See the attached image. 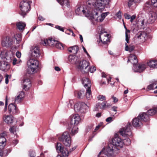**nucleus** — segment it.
I'll return each mask as SVG.
<instances>
[{"mask_svg":"<svg viewBox=\"0 0 157 157\" xmlns=\"http://www.w3.org/2000/svg\"><path fill=\"white\" fill-rule=\"evenodd\" d=\"M90 63L88 62L83 60H81L77 65V67L78 69L82 73H87L89 72Z\"/></svg>","mask_w":157,"mask_h":157,"instance_id":"0eeeda50","label":"nucleus"},{"mask_svg":"<svg viewBox=\"0 0 157 157\" xmlns=\"http://www.w3.org/2000/svg\"><path fill=\"white\" fill-rule=\"evenodd\" d=\"M146 68V65L142 63L139 64L138 66L135 65L133 67V69L135 72H141L144 70Z\"/></svg>","mask_w":157,"mask_h":157,"instance_id":"6ab92c4d","label":"nucleus"},{"mask_svg":"<svg viewBox=\"0 0 157 157\" xmlns=\"http://www.w3.org/2000/svg\"><path fill=\"white\" fill-rule=\"evenodd\" d=\"M106 121L109 123L111 122L113 120V118L111 117H108L106 119Z\"/></svg>","mask_w":157,"mask_h":157,"instance_id":"e2e57ef3","label":"nucleus"},{"mask_svg":"<svg viewBox=\"0 0 157 157\" xmlns=\"http://www.w3.org/2000/svg\"><path fill=\"white\" fill-rule=\"evenodd\" d=\"M105 101H103L101 103H98L96 104L94 109L95 111H99L100 109H105Z\"/></svg>","mask_w":157,"mask_h":157,"instance_id":"473e14b6","label":"nucleus"},{"mask_svg":"<svg viewBox=\"0 0 157 157\" xmlns=\"http://www.w3.org/2000/svg\"><path fill=\"white\" fill-rule=\"evenodd\" d=\"M88 106L84 102H78L75 105L74 109L75 111L81 113H84L86 111Z\"/></svg>","mask_w":157,"mask_h":157,"instance_id":"9b49d317","label":"nucleus"},{"mask_svg":"<svg viewBox=\"0 0 157 157\" xmlns=\"http://www.w3.org/2000/svg\"><path fill=\"white\" fill-rule=\"evenodd\" d=\"M141 0H127L128 6L129 8L132 10H134L137 6V3Z\"/></svg>","mask_w":157,"mask_h":157,"instance_id":"412c9836","label":"nucleus"},{"mask_svg":"<svg viewBox=\"0 0 157 157\" xmlns=\"http://www.w3.org/2000/svg\"><path fill=\"white\" fill-rule=\"evenodd\" d=\"M108 76L104 72H102V77L103 78H106L108 82L109 83L111 79V78L109 77V78H108Z\"/></svg>","mask_w":157,"mask_h":157,"instance_id":"864d4df0","label":"nucleus"},{"mask_svg":"<svg viewBox=\"0 0 157 157\" xmlns=\"http://www.w3.org/2000/svg\"><path fill=\"white\" fill-rule=\"evenodd\" d=\"M148 65L151 68L157 67V61L152 60L148 62L147 63Z\"/></svg>","mask_w":157,"mask_h":157,"instance_id":"4c0bfd02","label":"nucleus"},{"mask_svg":"<svg viewBox=\"0 0 157 157\" xmlns=\"http://www.w3.org/2000/svg\"><path fill=\"white\" fill-rule=\"evenodd\" d=\"M122 141L123 144H124L126 145H128L131 144L130 140L128 138H126L124 139Z\"/></svg>","mask_w":157,"mask_h":157,"instance_id":"de8ad7c7","label":"nucleus"},{"mask_svg":"<svg viewBox=\"0 0 157 157\" xmlns=\"http://www.w3.org/2000/svg\"><path fill=\"white\" fill-rule=\"evenodd\" d=\"M157 112V109L154 108L148 110L147 112V114L149 116H152L155 114Z\"/></svg>","mask_w":157,"mask_h":157,"instance_id":"37998d69","label":"nucleus"},{"mask_svg":"<svg viewBox=\"0 0 157 157\" xmlns=\"http://www.w3.org/2000/svg\"><path fill=\"white\" fill-rule=\"evenodd\" d=\"M77 94V97L79 98H82L85 96V92L82 90L78 91H76L75 93V95L76 96V94Z\"/></svg>","mask_w":157,"mask_h":157,"instance_id":"58836bf2","label":"nucleus"},{"mask_svg":"<svg viewBox=\"0 0 157 157\" xmlns=\"http://www.w3.org/2000/svg\"><path fill=\"white\" fill-rule=\"evenodd\" d=\"M127 42L125 43V50L127 51H129V52H132L134 49V47L132 45H129L128 46Z\"/></svg>","mask_w":157,"mask_h":157,"instance_id":"a19ab883","label":"nucleus"},{"mask_svg":"<svg viewBox=\"0 0 157 157\" xmlns=\"http://www.w3.org/2000/svg\"><path fill=\"white\" fill-rule=\"evenodd\" d=\"M55 47L57 48L61 49H63V44L61 43H59L57 41V43H56Z\"/></svg>","mask_w":157,"mask_h":157,"instance_id":"3c124183","label":"nucleus"},{"mask_svg":"<svg viewBox=\"0 0 157 157\" xmlns=\"http://www.w3.org/2000/svg\"><path fill=\"white\" fill-rule=\"evenodd\" d=\"M148 23V21L147 18L144 15H139L136 22V25L138 28L144 29Z\"/></svg>","mask_w":157,"mask_h":157,"instance_id":"39448f33","label":"nucleus"},{"mask_svg":"<svg viewBox=\"0 0 157 157\" xmlns=\"http://www.w3.org/2000/svg\"><path fill=\"white\" fill-rule=\"evenodd\" d=\"M151 3L150 2V1H148L147 2L144 6V9L145 10H147L149 8H151Z\"/></svg>","mask_w":157,"mask_h":157,"instance_id":"a18cd8bd","label":"nucleus"},{"mask_svg":"<svg viewBox=\"0 0 157 157\" xmlns=\"http://www.w3.org/2000/svg\"><path fill=\"white\" fill-rule=\"evenodd\" d=\"M154 85L151 83V84L150 85H148L147 86V89L149 90H152L154 89Z\"/></svg>","mask_w":157,"mask_h":157,"instance_id":"052dcab7","label":"nucleus"},{"mask_svg":"<svg viewBox=\"0 0 157 157\" xmlns=\"http://www.w3.org/2000/svg\"><path fill=\"white\" fill-rule=\"evenodd\" d=\"M82 83L86 89L90 88L91 82L88 78L86 77L83 78L82 80Z\"/></svg>","mask_w":157,"mask_h":157,"instance_id":"c756f323","label":"nucleus"},{"mask_svg":"<svg viewBox=\"0 0 157 157\" xmlns=\"http://www.w3.org/2000/svg\"><path fill=\"white\" fill-rule=\"evenodd\" d=\"M18 142V141L17 140H13L12 142V144L13 146H15Z\"/></svg>","mask_w":157,"mask_h":157,"instance_id":"69168bd1","label":"nucleus"},{"mask_svg":"<svg viewBox=\"0 0 157 157\" xmlns=\"http://www.w3.org/2000/svg\"><path fill=\"white\" fill-rule=\"evenodd\" d=\"M109 36L107 32H102L99 36L100 41L104 44H106L108 40Z\"/></svg>","mask_w":157,"mask_h":157,"instance_id":"2eb2a0df","label":"nucleus"},{"mask_svg":"<svg viewBox=\"0 0 157 157\" xmlns=\"http://www.w3.org/2000/svg\"><path fill=\"white\" fill-rule=\"evenodd\" d=\"M79 50V48L77 46L71 47L68 48L69 52L72 53L74 54H76Z\"/></svg>","mask_w":157,"mask_h":157,"instance_id":"f704fd0d","label":"nucleus"},{"mask_svg":"<svg viewBox=\"0 0 157 157\" xmlns=\"http://www.w3.org/2000/svg\"><path fill=\"white\" fill-rule=\"evenodd\" d=\"M157 17V14L154 12H151L149 15L148 23H152L155 21Z\"/></svg>","mask_w":157,"mask_h":157,"instance_id":"a878e982","label":"nucleus"},{"mask_svg":"<svg viewBox=\"0 0 157 157\" xmlns=\"http://www.w3.org/2000/svg\"><path fill=\"white\" fill-rule=\"evenodd\" d=\"M135 37L140 42L143 43L147 39V34L144 32L140 31L136 34Z\"/></svg>","mask_w":157,"mask_h":157,"instance_id":"ddd939ff","label":"nucleus"},{"mask_svg":"<svg viewBox=\"0 0 157 157\" xmlns=\"http://www.w3.org/2000/svg\"><path fill=\"white\" fill-rule=\"evenodd\" d=\"M123 145L122 140L116 135L112 139V144H110L108 147L103 149L98 155V156L99 157L101 154L106 155L108 157H113L122 147Z\"/></svg>","mask_w":157,"mask_h":157,"instance_id":"f257e3e1","label":"nucleus"},{"mask_svg":"<svg viewBox=\"0 0 157 157\" xmlns=\"http://www.w3.org/2000/svg\"><path fill=\"white\" fill-rule=\"evenodd\" d=\"M28 66V73L33 74L36 72L38 70L39 62L36 59H30L27 62Z\"/></svg>","mask_w":157,"mask_h":157,"instance_id":"20e7f679","label":"nucleus"},{"mask_svg":"<svg viewBox=\"0 0 157 157\" xmlns=\"http://www.w3.org/2000/svg\"><path fill=\"white\" fill-rule=\"evenodd\" d=\"M31 86V82L29 79L24 78L23 82V89L26 90H28Z\"/></svg>","mask_w":157,"mask_h":157,"instance_id":"5701e85b","label":"nucleus"},{"mask_svg":"<svg viewBox=\"0 0 157 157\" xmlns=\"http://www.w3.org/2000/svg\"><path fill=\"white\" fill-rule=\"evenodd\" d=\"M98 100H100L101 101H104L106 100L105 96L102 95H99L98 97Z\"/></svg>","mask_w":157,"mask_h":157,"instance_id":"6e6d98bb","label":"nucleus"},{"mask_svg":"<svg viewBox=\"0 0 157 157\" xmlns=\"http://www.w3.org/2000/svg\"><path fill=\"white\" fill-rule=\"evenodd\" d=\"M25 92L22 91L18 92L17 95L14 98V102L18 103L21 102L25 97Z\"/></svg>","mask_w":157,"mask_h":157,"instance_id":"dca6fc26","label":"nucleus"},{"mask_svg":"<svg viewBox=\"0 0 157 157\" xmlns=\"http://www.w3.org/2000/svg\"><path fill=\"white\" fill-rule=\"evenodd\" d=\"M132 124L136 127H140L142 126V123L141 120L138 117L136 118H134L132 121Z\"/></svg>","mask_w":157,"mask_h":157,"instance_id":"c85d7f7f","label":"nucleus"},{"mask_svg":"<svg viewBox=\"0 0 157 157\" xmlns=\"http://www.w3.org/2000/svg\"><path fill=\"white\" fill-rule=\"evenodd\" d=\"M85 94L87 99L88 100H90L92 96L91 94L90 88L86 89V91Z\"/></svg>","mask_w":157,"mask_h":157,"instance_id":"c03bdc74","label":"nucleus"},{"mask_svg":"<svg viewBox=\"0 0 157 157\" xmlns=\"http://www.w3.org/2000/svg\"><path fill=\"white\" fill-rule=\"evenodd\" d=\"M57 1L62 6L69 7L70 2L68 0H57Z\"/></svg>","mask_w":157,"mask_h":157,"instance_id":"e433bc0d","label":"nucleus"},{"mask_svg":"<svg viewBox=\"0 0 157 157\" xmlns=\"http://www.w3.org/2000/svg\"><path fill=\"white\" fill-rule=\"evenodd\" d=\"M6 135L5 132L0 134V148H3L6 145V140L5 137Z\"/></svg>","mask_w":157,"mask_h":157,"instance_id":"b1692460","label":"nucleus"},{"mask_svg":"<svg viewBox=\"0 0 157 157\" xmlns=\"http://www.w3.org/2000/svg\"><path fill=\"white\" fill-rule=\"evenodd\" d=\"M59 139L65 146L67 147L70 146L71 141V138L68 132H64L59 138Z\"/></svg>","mask_w":157,"mask_h":157,"instance_id":"1a4fd4ad","label":"nucleus"},{"mask_svg":"<svg viewBox=\"0 0 157 157\" xmlns=\"http://www.w3.org/2000/svg\"><path fill=\"white\" fill-rule=\"evenodd\" d=\"M80 60V59L75 55H71L68 57L69 61L72 64H76L77 65Z\"/></svg>","mask_w":157,"mask_h":157,"instance_id":"a211bd4d","label":"nucleus"},{"mask_svg":"<svg viewBox=\"0 0 157 157\" xmlns=\"http://www.w3.org/2000/svg\"><path fill=\"white\" fill-rule=\"evenodd\" d=\"M90 68L89 69V71L91 73H93L96 70L95 67L93 66H91V67L89 66Z\"/></svg>","mask_w":157,"mask_h":157,"instance_id":"5fc2aeb1","label":"nucleus"},{"mask_svg":"<svg viewBox=\"0 0 157 157\" xmlns=\"http://www.w3.org/2000/svg\"><path fill=\"white\" fill-rule=\"evenodd\" d=\"M124 28L125 29V40L127 43H128L130 39L129 33H130V31L124 25Z\"/></svg>","mask_w":157,"mask_h":157,"instance_id":"79ce46f5","label":"nucleus"},{"mask_svg":"<svg viewBox=\"0 0 157 157\" xmlns=\"http://www.w3.org/2000/svg\"><path fill=\"white\" fill-rule=\"evenodd\" d=\"M117 18L120 19L121 18V12L119 11L116 15Z\"/></svg>","mask_w":157,"mask_h":157,"instance_id":"bf43d9fd","label":"nucleus"},{"mask_svg":"<svg viewBox=\"0 0 157 157\" xmlns=\"http://www.w3.org/2000/svg\"><path fill=\"white\" fill-rule=\"evenodd\" d=\"M111 0H99L100 1H101L103 3H101L102 5H104L108 6H110V2Z\"/></svg>","mask_w":157,"mask_h":157,"instance_id":"09e8293b","label":"nucleus"},{"mask_svg":"<svg viewBox=\"0 0 157 157\" xmlns=\"http://www.w3.org/2000/svg\"><path fill=\"white\" fill-rule=\"evenodd\" d=\"M95 0H88L86 2L87 6L85 9L82 5H78L75 10V13L76 15L82 16L83 13L88 19L92 18L93 11L92 8L95 3Z\"/></svg>","mask_w":157,"mask_h":157,"instance_id":"7ed1b4c3","label":"nucleus"},{"mask_svg":"<svg viewBox=\"0 0 157 157\" xmlns=\"http://www.w3.org/2000/svg\"><path fill=\"white\" fill-rule=\"evenodd\" d=\"M138 60L136 56L132 54H131L129 56L127 62H130L133 65V66H135L138 63Z\"/></svg>","mask_w":157,"mask_h":157,"instance_id":"bb28decb","label":"nucleus"},{"mask_svg":"<svg viewBox=\"0 0 157 157\" xmlns=\"http://www.w3.org/2000/svg\"><path fill=\"white\" fill-rule=\"evenodd\" d=\"M55 28L56 29H57L62 32H64V31L63 28L61 26H59V25L56 26Z\"/></svg>","mask_w":157,"mask_h":157,"instance_id":"0e129e2a","label":"nucleus"},{"mask_svg":"<svg viewBox=\"0 0 157 157\" xmlns=\"http://www.w3.org/2000/svg\"><path fill=\"white\" fill-rule=\"evenodd\" d=\"M16 128V127L15 126L10 127L9 129L10 131V132L12 133L15 134L17 130Z\"/></svg>","mask_w":157,"mask_h":157,"instance_id":"603ef678","label":"nucleus"},{"mask_svg":"<svg viewBox=\"0 0 157 157\" xmlns=\"http://www.w3.org/2000/svg\"><path fill=\"white\" fill-rule=\"evenodd\" d=\"M80 120V118L78 114L73 115L71 116V122L70 124L77 125Z\"/></svg>","mask_w":157,"mask_h":157,"instance_id":"f3484780","label":"nucleus"},{"mask_svg":"<svg viewBox=\"0 0 157 157\" xmlns=\"http://www.w3.org/2000/svg\"><path fill=\"white\" fill-rule=\"evenodd\" d=\"M16 56L18 58H20L21 56V53L19 51H17L16 53Z\"/></svg>","mask_w":157,"mask_h":157,"instance_id":"774afa93","label":"nucleus"},{"mask_svg":"<svg viewBox=\"0 0 157 157\" xmlns=\"http://www.w3.org/2000/svg\"><path fill=\"white\" fill-rule=\"evenodd\" d=\"M2 45L3 47H6L11 46L13 43L12 39L9 36H4L1 40Z\"/></svg>","mask_w":157,"mask_h":157,"instance_id":"4468645a","label":"nucleus"},{"mask_svg":"<svg viewBox=\"0 0 157 157\" xmlns=\"http://www.w3.org/2000/svg\"><path fill=\"white\" fill-rule=\"evenodd\" d=\"M56 43H57V40H56L52 38H49L48 39L44 40L42 43L44 45H49L55 47Z\"/></svg>","mask_w":157,"mask_h":157,"instance_id":"4be33fe9","label":"nucleus"},{"mask_svg":"<svg viewBox=\"0 0 157 157\" xmlns=\"http://www.w3.org/2000/svg\"><path fill=\"white\" fill-rule=\"evenodd\" d=\"M14 55L13 52L11 51L6 52L2 48L0 49V58L2 59H6L7 60L10 62L14 57Z\"/></svg>","mask_w":157,"mask_h":157,"instance_id":"423d86ee","label":"nucleus"},{"mask_svg":"<svg viewBox=\"0 0 157 157\" xmlns=\"http://www.w3.org/2000/svg\"><path fill=\"white\" fill-rule=\"evenodd\" d=\"M29 155L30 157H35L36 156L35 153L33 151H30Z\"/></svg>","mask_w":157,"mask_h":157,"instance_id":"13d9d810","label":"nucleus"},{"mask_svg":"<svg viewBox=\"0 0 157 157\" xmlns=\"http://www.w3.org/2000/svg\"><path fill=\"white\" fill-rule=\"evenodd\" d=\"M20 8L21 10L20 13L24 17L30 10L29 2L27 1H22L20 3Z\"/></svg>","mask_w":157,"mask_h":157,"instance_id":"6e6552de","label":"nucleus"},{"mask_svg":"<svg viewBox=\"0 0 157 157\" xmlns=\"http://www.w3.org/2000/svg\"><path fill=\"white\" fill-rule=\"evenodd\" d=\"M9 111L10 113H15L17 112V109L15 105L13 103H11L9 106Z\"/></svg>","mask_w":157,"mask_h":157,"instance_id":"c9c22d12","label":"nucleus"},{"mask_svg":"<svg viewBox=\"0 0 157 157\" xmlns=\"http://www.w3.org/2000/svg\"><path fill=\"white\" fill-rule=\"evenodd\" d=\"M102 124H99L98 125H97L94 131V132H96L99 129L100 127L102 126Z\"/></svg>","mask_w":157,"mask_h":157,"instance_id":"680f3d73","label":"nucleus"},{"mask_svg":"<svg viewBox=\"0 0 157 157\" xmlns=\"http://www.w3.org/2000/svg\"><path fill=\"white\" fill-rule=\"evenodd\" d=\"M56 149L58 153H61L62 157H67L69 151L67 149L63 147L62 144L60 143H57L56 146Z\"/></svg>","mask_w":157,"mask_h":157,"instance_id":"f8f14e48","label":"nucleus"},{"mask_svg":"<svg viewBox=\"0 0 157 157\" xmlns=\"http://www.w3.org/2000/svg\"><path fill=\"white\" fill-rule=\"evenodd\" d=\"M132 127L131 124L128 123L126 126L121 128L120 131V134L124 137H127L132 135L131 129Z\"/></svg>","mask_w":157,"mask_h":157,"instance_id":"9d476101","label":"nucleus"},{"mask_svg":"<svg viewBox=\"0 0 157 157\" xmlns=\"http://www.w3.org/2000/svg\"><path fill=\"white\" fill-rule=\"evenodd\" d=\"M75 106L74 100H69V102L67 104V107L69 108H73L74 106Z\"/></svg>","mask_w":157,"mask_h":157,"instance_id":"8fccbe9b","label":"nucleus"},{"mask_svg":"<svg viewBox=\"0 0 157 157\" xmlns=\"http://www.w3.org/2000/svg\"><path fill=\"white\" fill-rule=\"evenodd\" d=\"M16 26L17 29L21 31L24 30L26 26V24L22 21L17 22L16 23Z\"/></svg>","mask_w":157,"mask_h":157,"instance_id":"72a5a7b5","label":"nucleus"},{"mask_svg":"<svg viewBox=\"0 0 157 157\" xmlns=\"http://www.w3.org/2000/svg\"><path fill=\"white\" fill-rule=\"evenodd\" d=\"M12 64L13 65H17V66L20 65L21 63V60L20 59H17L14 57L12 59Z\"/></svg>","mask_w":157,"mask_h":157,"instance_id":"ea45409f","label":"nucleus"},{"mask_svg":"<svg viewBox=\"0 0 157 157\" xmlns=\"http://www.w3.org/2000/svg\"><path fill=\"white\" fill-rule=\"evenodd\" d=\"M40 49L39 47L35 46L31 50V56L35 58H38L40 56Z\"/></svg>","mask_w":157,"mask_h":157,"instance_id":"aec40b11","label":"nucleus"},{"mask_svg":"<svg viewBox=\"0 0 157 157\" xmlns=\"http://www.w3.org/2000/svg\"><path fill=\"white\" fill-rule=\"evenodd\" d=\"M95 2H94L95 4L93 5L92 8L93 17L89 20L92 21H95L98 22H102L105 17L109 14V12H106L102 13L101 15H99V13H101L102 10L105 8H109L110 6L102 5L101 3H103L99 0H95Z\"/></svg>","mask_w":157,"mask_h":157,"instance_id":"f03ea898","label":"nucleus"},{"mask_svg":"<svg viewBox=\"0 0 157 157\" xmlns=\"http://www.w3.org/2000/svg\"><path fill=\"white\" fill-rule=\"evenodd\" d=\"M151 2L152 6L157 7V0H151Z\"/></svg>","mask_w":157,"mask_h":157,"instance_id":"4d7b16f0","label":"nucleus"},{"mask_svg":"<svg viewBox=\"0 0 157 157\" xmlns=\"http://www.w3.org/2000/svg\"><path fill=\"white\" fill-rule=\"evenodd\" d=\"M10 76L8 75H6L5 76V83L7 84L9 82V77Z\"/></svg>","mask_w":157,"mask_h":157,"instance_id":"338daca9","label":"nucleus"},{"mask_svg":"<svg viewBox=\"0 0 157 157\" xmlns=\"http://www.w3.org/2000/svg\"><path fill=\"white\" fill-rule=\"evenodd\" d=\"M9 67V65L7 62L4 61L0 62V70L2 71H7Z\"/></svg>","mask_w":157,"mask_h":157,"instance_id":"cd10ccee","label":"nucleus"},{"mask_svg":"<svg viewBox=\"0 0 157 157\" xmlns=\"http://www.w3.org/2000/svg\"><path fill=\"white\" fill-rule=\"evenodd\" d=\"M138 118H139L141 121H143L145 122L149 120V117L147 113H140L138 116Z\"/></svg>","mask_w":157,"mask_h":157,"instance_id":"2f4dec72","label":"nucleus"},{"mask_svg":"<svg viewBox=\"0 0 157 157\" xmlns=\"http://www.w3.org/2000/svg\"><path fill=\"white\" fill-rule=\"evenodd\" d=\"M15 37L17 40V43L18 44L21 40V33L16 34L15 36Z\"/></svg>","mask_w":157,"mask_h":157,"instance_id":"49530a36","label":"nucleus"},{"mask_svg":"<svg viewBox=\"0 0 157 157\" xmlns=\"http://www.w3.org/2000/svg\"><path fill=\"white\" fill-rule=\"evenodd\" d=\"M3 121L8 124H11L14 121V118L12 115H5L3 118Z\"/></svg>","mask_w":157,"mask_h":157,"instance_id":"7c9ffc66","label":"nucleus"},{"mask_svg":"<svg viewBox=\"0 0 157 157\" xmlns=\"http://www.w3.org/2000/svg\"><path fill=\"white\" fill-rule=\"evenodd\" d=\"M68 128L72 135H74L78 132V128L77 125L70 124Z\"/></svg>","mask_w":157,"mask_h":157,"instance_id":"393cba45","label":"nucleus"}]
</instances>
